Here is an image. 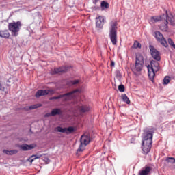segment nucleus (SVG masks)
I'll list each match as a JSON object with an SVG mask.
<instances>
[{"instance_id": "nucleus-1", "label": "nucleus", "mask_w": 175, "mask_h": 175, "mask_svg": "<svg viewBox=\"0 0 175 175\" xmlns=\"http://www.w3.org/2000/svg\"><path fill=\"white\" fill-rule=\"evenodd\" d=\"M155 129L154 128L146 129L142 135V151L144 154H148L152 147V137Z\"/></svg>"}, {"instance_id": "nucleus-2", "label": "nucleus", "mask_w": 175, "mask_h": 175, "mask_svg": "<svg viewBox=\"0 0 175 175\" xmlns=\"http://www.w3.org/2000/svg\"><path fill=\"white\" fill-rule=\"evenodd\" d=\"M148 76L150 81L154 82V77H155V73L160 69L159 63L158 61L152 60L150 62V66H148Z\"/></svg>"}, {"instance_id": "nucleus-3", "label": "nucleus", "mask_w": 175, "mask_h": 175, "mask_svg": "<svg viewBox=\"0 0 175 175\" xmlns=\"http://www.w3.org/2000/svg\"><path fill=\"white\" fill-rule=\"evenodd\" d=\"M109 38L111 39V42L113 46L117 44V29L118 23L116 21H112L109 23Z\"/></svg>"}, {"instance_id": "nucleus-4", "label": "nucleus", "mask_w": 175, "mask_h": 175, "mask_svg": "<svg viewBox=\"0 0 175 175\" xmlns=\"http://www.w3.org/2000/svg\"><path fill=\"white\" fill-rule=\"evenodd\" d=\"M79 92V90L76 89L68 93H65L64 94H60L57 96L51 97L49 100H54L57 99H62L63 102H68L69 100H72L73 98H75V94Z\"/></svg>"}, {"instance_id": "nucleus-5", "label": "nucleus", "mask_w": 175, "mask_h": 175, "mask_svg": "<svg viewBox=\"0 0 175 175\" xmlns=\"http://www.w3.org/2000/svg\"><path fill=\"white\" fill-rule=\"evenodd\" d=\"M91 142V138L90 135H82L80 138V146L77 149L78 152H83L85 150V147Z\"/></svg>"}, {"instance_id": "nucleus-6", "label": "nucleus", "mask_w": 175, "mask_h": 175, "mask_svg": "<svg viewBox=\"0 0 175 175\" xmlns=\"http://www.w3.org/2000/svg\"><path fill=\"white\" fill-rule=\"evenodd\" d=\"M20 28H21V22H12L8 24V29L11 31L12 35L14 37L18 36V32H20Z\"/></svg>"}, {"instance_id": "nucleus-7", "label": "nucleus", "mask_w": 175, "mask_h": 175, "mask_svg": "<svg viewBox=\"0 0 175 175\" xmlns=\"http://www.w3.org/2000/svg\"><path fill=\"white\" fill-rule=\"evenodd\" d=\"M149 50L153 59L157 62L161 61V53H159V51H158V50H157V49H155V47H154V46L150 45Z\"/></svg>"}, {"instance_id": "nucleus-8", "label": "nucleus", "mask_w": 175, "mask_h": 175, "mask_svg": "<svg viewBox=\"0 0 175 175\" xmlns=\"http://www.w3.org/2000/svg\"><path fill=\"white\" fill-rule=\"evenodd\" d=\"M154 37L157 42H159V43L162 44L163 47H167V41H166V39H165L163 34L161 31H156Z\"/></svg>"}, {"instance_id": "nucleus-9", "label": "nucleus", "mask_w": 175, "mask_h": 175, "mask_svg": "<svg viewBox=\"0 0 175 175\" xmlns=\"http://www.w3.org/2000/svg\"><path fill=\"white\" fill-rule=\"evenodd\" d=\"M57 132H60L61 133H66V135H69V133H73L75 132V127L69 126L68 128H62L61 126H57L55 129Z\"/></svg>"}, {"instance_id": "nucleus-10", "label": "nucleus", "mask_w": 175, "mask_h": 175, "mask_svg": "<svg viewBox=\"0 0 175 175\" xmlns=\"http://www.w3.org/2000/svg\"><path fill=\"white\" fill-rule=\"evenodd\" d=\"M106 21V18L103 16H100L98 18H96V28H99L100 29H102L103 28V25H105V22Z\"/></svg>"}, {"instance_id": "nucleus-11", "label": "nucleus", "mask_w": 175, "mask_h": 175, "mask_svg": "<svg viewBox=\"0 0 175 175\" xmlns=\"http://www.w3.org/2000/svg\"><path fill=\"white\" fill-rule=\"evenodd\" d=\"M36 147V144H31L28 145L27 144H23L21 145H19V148L21 150V151H29L31 150H33Z\"/></svg>"}, {"instance_id": "nucleus-12", "label": "nucleus", "mask_w": 175, "mask_h": 175, "mask_svg": "<svg viewBox=\"0 0 175 175\" xmlns=\"http://www.w3.org/2000/svg\"><path fill=\"white\" fill-rule=\"evenodd\" d=\"M70 66H64L59 68H56L54 69L53 74L57 75L58 73H66L69 70Z\"/></svg>"}, {"instance_id": "nucleus-13", "label": "nucleus", "mask_w": 175, "mask_h": 175, "mask_svg": "<svg viewBox=\"0 0 175 175\" xmlns=\"http://www.w3.org/2000/svg\"><path fill=\"white\" fill-rule=\"evenodd\" d=\"M50 90H38L35 94L36 98H40V96H46L50 93Z\"/></svg>"}, {"instance_id": "nucleus-14", "label": "nucleus", "mask_w": 175, "mask_h": 175, "mask_svg": "<svg viewBox=\"0 0 175 175\" xmlns=\"http://www.w3.org/2000/svg\"><path fill=\"white\" fill-rule=\"evenodd\" d=\"M164 17V20H163V25H161L160 26V29H161V31H163V32H167V24H169V22L167 21V16L166 15H163Z\"/></svg>"}, {"instance_id": "nucleus-15", "label": "nucleus", "mask_w": 175, "mask_h": 175, "mask_svg": "<svg viewBox=\"0 0 175 175\" xmlns=\"http://www.w3.org/2000/svg\"><path fill=\"white\" fill-rule=\"evenodd\" d=\"M163 16H167V21L171 24V25L175 26V15L172 14H167L166 12V14H163Z\"/></svg>"}, {"instance_id": "nucleus-16", "label": "nucleus", "mask_w": 175, "mask_h": 175, "mask_svg": "<svg viewBox=\"0 0 175 175\" xmlns=\"http://www.w3.org/2000/svg\"><path fill=\"white\" fill-rule=\"evenodd\" d=\"M60 114H62V111L61 109L56 108L53 109L51 113H46V117H50L51 116L52 117H55V116H60Z\"/></svg>"}, {"instance_id": "nucleus-17", "label": "nucleus", "mask_w": 175, "mask_h": 175, "mask_svg": "<svg viewBox=\"0 0 175 175\" xmlns=\"http://www.w3.org/2000/svg\"><path fill=\"white\" fill-rule=\"evenodd\" d=\"M165 20L163 15L159 16H152L150 18V23H158V21H163Z\"/></svg>"}, {"instance_id": "nucleus-18", "label": "nucleus", "mask_w": 175, "mask_h": 175, "mask_svg": "<svg viewBox=\"0 0 175 175\" xmlns=\"http://www.w3.org/2000/svg\"><path fill=\"white\" fill-rule=\"evenodd\" d=\"M151 172V167H145L142 170L139 171V175H149Z\"/></svg>"}, {"instance_id": "nucleus-19", "label": "nucleus", "mask_w": 175, "mask_h": 175, "mask_svg": "<svg viewBox=\"0 0 175 175\" xmlns=\"http://www.w3.org/2000/svg\"><path fill=\"white\" fill-rule=\"evenodd\" d=\"M9 36H10V33H9V31L4 30L0 31V38H4V39H8Z\"/></svg>"}, {"instance_id": "nucleus-20", "label": "nucleus", "mask_w": 175, "mask_h": 175, "mask_svg": "<svg viewBox=\"0 0 175 175\" xmlns=\"http://www.w3.org/2000/svg\"><path fill=\"white\" fill-rule=\"evenodd\" d=\"M78 109L80 113H87L90 111V107L87 105L79 106Z\"/></svg>"}, {"instance_id": "nucleus-21", "label": "nucleus", "mask_w": 175, "mask_h": 175, "mask_svg": "<svg viewBox=\"0 0 175 175\" xmlns=\"http://www.w3.org/2000/svg\"><path fill=\"white\" fill-rule=\"evenodd\" d=\"M3 154H5L6 155H16L18 152V150H3Z\"/></svg>"}, {"instance_id": "nucleus-22", "label": "nucleus", "mask_w": 175, "mask_h": 175, "mask_svg": "<svg viewBox=\"0 0 175 175\" xmlns=\"http://www.w3.org/2000/svg\"><path fill=\"white\" fill-rule=\"evenodd\" d=\"M4 83L7 87H10L12 83H13V79L12 77H9L8 78H5L4 79Z\"/></svg>"}, {"instance_id": "nucleus-23", "label": "nucleus", "mask_w": 175, "mask_h": 175, "mask_svg": "<svg viewBox=\"0 0 175 175\" xmlns=\"http://www.w3.org/2000/svg\"><path fill=\"white\" fill-rule=\"evenodd\" d=\"M121 99L124 102V103H126V105H129L131 103L129 98H128V96H126L125 94H122Z\"/></svg>"}, {"instance_id": "nucleus-24", "label": "nucleus", "mask_w": 175, "mask_h": 175, "mask_svg": "<svg viewBox=\"0 0 175 175\" xmlns=\"http://www.w3.org/2000/svg\"><path fill=\"white\" fill-rule=\"evenodd\" d=\"M39 107H42V104H34L31 105L27 108V110H35V109H39Z\"/></svg>"}, {"instance_id": "nucleus-25", "label": "nucleus", "mask_w": 175, "mask_h": 175, "mask_svg": "<svg viewBox=\"0 0 175 175\" xmlns=\"http://www.w3.org/2000/svg\"><path fill=\"white\" fill-rule=\"evenodd\" d=\"M39 158H42V155L41 154H33L30 159H29V161L31 162V163H32V162L33 161H35V159H39Z\"/></svg>"}, {"instance_id": "nucleus-26", "label": "nucleus", "mask_w": 175, "mask_h": 175, "mask_svg": "<svg viewBox=\"0 0 175 175\" xmlns=\"http://www.w3.org/2000/svg\"><path fill=\"white\" fill-rule=\"evenodd\" d=\"M100 6L103 10L109 9V8H110V5L109 4V3L105 1H103L101 2Z\"/></svg>"}, {"instance_id": "nucleus-27", "label": "nucleus", "mask_w": 175, "mask_h": 175, "mask_svg": "<svg viewBox=\"0 0 175 175\" xmlns=\"http://www.w3.org/2000/svg\"><path fill=\"white\" fill-rule=\"evenodd\" d=\"M170 80H171L170 77L169 76L165 77L163 81V84L164 85H167V84L170 83Z\"/></svg>"}, {"instance_id": "nucleus-28", "label": "nucleus", "mask_w": 175, "mask_h": 175, "mask_svg": "<svg viewBox=\"0 0 175 175\" xmlns=\"http://www.w3.org/2000/svg\"><path fill=\"white\" fill-rule=\"evenodd\" d=\"M133 49H142V44L137 41H135L133 45Z\"/></svg>"}, {"instance_id": "nucleus-29", "label": "nucleus", "mask_w": 175, "mask_h": 175, "mask_svg": "<svg viewBox=\"0 0 175 175\" xmlns=\"http://www.w3.org/2000/svg\"><path fill=\"white\" fill-rule=\"evenodd\" d=\"M135 66L137 72H142V70L143 69V64H135Z\"/></svg>"}, {"instance_id": "nucleus-30", "label": "nucleus", "mask_w": 175, "mask_h": 175, "mask_svg": "<svg viewBox=\"0 0 175 175\" xmlns=\"http://www.w3.org/2000/svg\"><path fill=\"white\" fill-rule=\"evenodd\" d=\"M166 162H168V163H175V158L174 157H167L165 159Z\"/></svg>"}, {"instance_id": "nucleus-31", "label": "nucleus", "mask_w": 175, "mask_h": 175, "mask_svg": "<svg viewBox=\"0 0 175 175\" xmlns=\"http://www.w3.org/2000/svg\"><path fill=\"white\" fill-rule=\"evenodd\" d=\"M118 90L120 92H125V86L122 84L119 85Z\"/></svg>"}, {"instance_id": "nucleus-32", "label": "nucleus", "mask_w": 175, "mask_h": 175, "mask_svg": "<svg viewBox=\"0 0 175 175\" xmlns=\"http://www.w3.org/2000/svg\"><path fill=\"white\" fill-rule=\"evenodd\" d=\"M167 42H168L169 45L172 46V47H173V49H174L175 44H174V42H173V40H172V38H168Z\"/></svg>"}, {"instance_id": "nucleus-33", "label": "nucleus", "mask_w": 175, "mask_h": 175, "mask_svg": "<svg viewBox=\"0 0 175 175\" xmlns=\"http://www.w3.org/2000/svg\"><path fill=\"white\" fill-rule=\"evenodd\" d=\"M69 84H70L71 85L79 84V80L70 81Z\"/></svg>"}, {"instance_id": "nucleus-34", "label": "nucleus", "mask_w": 175, "mask_h": 175, "mask_svg": "<svg viewBox=\"0 0 175 175\" xmlns=\"http://www.w3.org/2000/svg\"><path fill=\"white\" fill-rule=\"evenodd\" d=\"M143 64V61L140 60L139 57H136L135 64Z\"/></svg>"}, {"instance_id": "nucleus-35", "label": "nucleus", "mask_w": 175, "mask_h": 175, "mask_svg": "<svg viewBox=\"0 0 175 175\" xmlns=\"http://www.w3.org/2000/svg\"><path fill=\"white\" fill-rule=\"evenodd\" d=\"M116 75L118 77H121V72H120V70H116Z\"/></svg>"}, {"instance_id": "nucleus-36", "label": "nucleus", "mask_w": 175, "mask_h": 175, "mask_svg": "<svg viewBox=\"0 0 175 175\" xmlns=\"http://www.w3.org/2000/svg\"><path fill=\"white\" fill-rule=\"evenodd\" d=\"M0 91H5V88L2 86V84L0 83Z\"/></svg>"}, {"instance_id": "nucleus-37", "label": "nucleus", "mask_w": 175, "mask_h": 175, "mask_svg": "<svg viewBox=\"0 0 175 175\" xmlns=\"http://www.w3.org/2000/svg\"><path fill=\"white\" fill-rule=\"evenodd\" d=\"M114 65H116V63L114 62V61H111V66H114Z\"/></svg>"}, {"instance_id": "nucleus-38", "label": "nucleus", "mask_w": 175, "mask_h": 175, "mask_svg": "<svg viewBox=\"0 0 175 175\" xmlns=\"http://www.w3.org/2000/svg\"><path fill=\"white\" fill-rule=\"evenodd\" d=\"M96 2H98V0H95L94 1H93V3H94V5L96 3Z\"/></svg>"}]
</instances>
